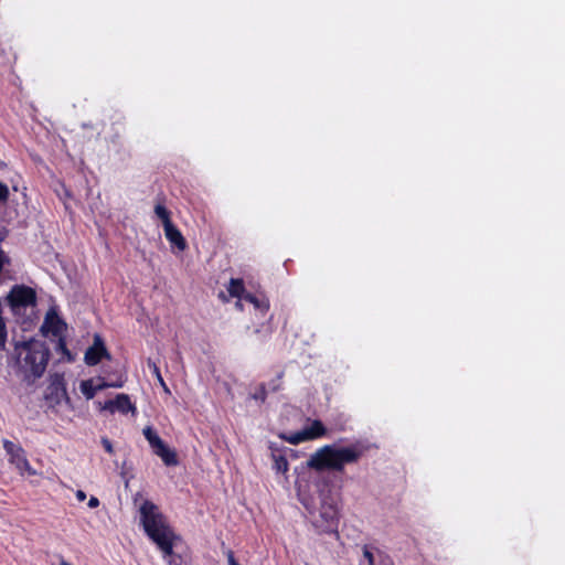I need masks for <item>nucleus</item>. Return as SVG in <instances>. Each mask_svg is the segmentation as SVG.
I'll return each instance as SVG.
<instances>
[{
	"label": "nucleus",
	"instance_id": "393cba45",
	"mask_svg": "<svg viewBox=\"0 0 565 565\" xmlns=\"http://www.w3.org/2000/svg\"><path fill=\"white\" fill-rule=\"evenodd\" d=\"M6 338H7L6 324H4L2 317L0 316V344H4Z\"/></svg>",
	"mask_w": 565,
	"mask_h": 565
},
{
	"label": "nucleus",
	"instance_id": "20e7f679",
	"mask_svg": "<svg viewBox=\"0 0 565 565\" xmlns=\"http://www.w3.org/2000/svg\"><path fill=\"white\" fill-rule=\"evenodd\" d=\"M312 525L319 533H337L339 525V508L337 499L324 491L320 492V507L310 512Z\"/></svg>",
	"mask_w": 565,
	"mask_h": 565
},
{
	"label": "nucleus",
	"instance_id": "473e14b6",
	"mask_svg": "<svg viewBox=\"0 0 565 565\" xmlns=\"http://www.w3.org/2000/svg\"><path fill=\"white\" fill-rule=\"evenodd\" d=\"M2 241V237H0V242Z\"/></svg>",
	"mask_w": 565,
	"mask_h": 565
},
{
	"label": "nucleus",
	"instance_id": "aec40b11",
	"mask_svg": "<svg viewBox=\"0 0 565 565\" xmlns=\"http://www.w3.org/2000/svg\"><path fill=\"white\" fill-rule=\"evenodd\" d=\"M267 396V390L265 384H260L257 388H255V392L250 394V397L257 402H265Z\"/></svg>",
	"mask_w": 565,
	"mask_h": 565
},
{
	"label": "nucleus",
	"instance_id": "2f4dec72",
	"mask_svg": "<svg viewBox=\"0 0 565 565\" xmlns=\"http://www.w3.org/2000/svg\"><path fill=\"white\" fill-rule=\"evenodd\" d=\"M162 387H163V390H164L166 392H169V388H168V386H167L166 384H164V386H162Z\"/></svg>",
	"mask_w": 565,
	"mask_h": 565
},
{
	"label": "nucleus",
	"instance_id": "ddd939ff",
	"mask_svg": "<svg viewBox=\"0 0 565 565\" xmlns=\"http://www.w3.org/2000/svg\"><path fill=\"white\" fill-rule=\"evenodd\" d=\"M164 236L169 241V243L177 247L179 250H184L186 248V242L183 237L182 233L174 226V224H168L163 227Z\"/></svg>",
	"mask_w": 565,
	"mask_h": 565
},
{
	"label": "nucleus",
	"instance_id": "39448f33",
	"mask_svg": "<svg viewBox=\"0 0 565 565\" xmlns=\"http://www.w3.org/2000/svg\"><path fill=\"white\" fill-rule=\"evenodd\" d=\"M248 300L249 305L253 306L256 316V321L253 322L255 326L254 332L256 334L262 333L264 337L271 334L273 327L270 321L273 319V315L269 312L270 302L267 295L263 290L256 289L253 292L249 291Z\"/></svg>",
	"mask_w": 565,
	"mask_h": 565
},
{
	"label": "nucleus",
	"instance_id": "b1692460",
	"mask_svg": "<svg viewBox=\"0 0 565 565\" xmlns=\"http://www.w3.org/2000/svg\"><path fill=\"white\" fill-rule=\"evenodd\" d=\"M9 196V188L7 184L0 182V202H4Z\"/></svg>",
	"mask_w": 565,
	"mask_h": 565
},
{
	"label": "nucleus",
	"instance_id": "6e6552de",
	"mask_svg": "<svg viewBox=\"0 0 565 565\" xmlns=\"http://www.w3.org/2000/svg\"><path fill=\"white\" fill-rule=\"evenodd\" d=\"M8 299L13 308L33 306L36 300L33 289L25 286H15L12 288Z\"/></svg>",
	"mask_w": 565,
	"mask_h": 565
},
{
	"label": "nucleus",
	"instance_id": "6ab92c4d",
	"mask_svg": "<svg viewBox=\"0 0 565 565\" xmlns=\"http://www.w3.org/2000/svg\"><path fill=\"white\" fill-rule=\"evenodd\" d=\"M377 551L380 550L372 545L363 546V556L367 561L369 565H375V561H377Z\"/></svg>",
	"mask_w": 565,
	"mask_h": 565
},
{
	"label": "nucleus",
	"instance_id": "f3484780",
	"mask_svg": "<svg viewBox=\"0 0 565 565\" xmlns=\"http://www.w3.org/2000/svg\"><path fill=\"white\" fill-rule=\"evenodd\" d=\"M280 437L291 445H298L302 441H307L303 429L300 431H296V433L282 434Z\"/></svg>",
	"mask_w": 565,
	"mask_h": 565
},
{
	"label": "nucleus",
	"instance_id": "9d476101",
	"mask_svg": "<svg viewBox=\"0 0 565 565\" xmlns=\"http://www.w3.org/2000/svg\"><path fill=\"white\" fill-rule=\"evenodd\" d=\"M102 358H109V354L100 335L95 334L94 343L86 350L84 360L87 365H96Z\"/></svg>",
	"mask_w": 565,
	"mask_h": 565
},
{
	"label": "nucleus",
	"instance_id": "9b49d317",
	"mask_svg": "<svg viewBox=\"0 0 565 565\" xmlns=\"http://www.w3.org/2000/svg\"><path fill=\"white\" fill-rule=\"evenodd\" d=\"M66 324L58 318V316L54 311H50L46 313L44 322L41 327V331L43 334L47 335L51 333L54 337H62Z\"/></svg>",
	"mask_w": 565,
	"mask_h": 565
},
{
	"label": "nucleus",
	"instance_id": "a878e982",
	"mask_svg": "<svg viewBox=\"0 0 565 565\" xmlns=\"http://www.w3.org/2000/svg\"><path fill=\"white\" fill-rule=\"evenodd\" d=\"M102 445L104 446L105 450L108 452V454H113L114 452V447H113V444L110 443V440L108 438H102Z\"/></svg>",
	"mask_w": 565,
	"mask_h": 565
},
{
	"label": "nucleus",
	"instance_id": "dca6fc26",
	"mask_svg": "<svg viewBox=\"0 0 565 565\" xmlns=\"http://www.w3.org/2000/svg\"><path fill=\"white\" fill-rule=\"evenodd\" d=\"M81 392L87 399H92L96 393L97 388L95 386L94 380H86L81 383Z\"/></svg>",
	"mask_w": 565,
	"mask_h": 565
},
{
	"label": "nucleus",
	"instance_id": "7ed1b4c3",
	"mask_svg": "<svg viewBox=\"0 0 565 565\" xmlns=\"http://www.w3.org/2000/svg\"><path fill=\"white\" fill-rule=\"evenodd\" d=\"M15 351L19 367L25 379L35 380L43 375L50 359V349L45 342L30 339L17 344Z\"/></svg>",
	"mask_w": 565,
	"mask_h": 565
},
{
	"label": "nucleus",
	"instance_id": "2eb2a0df",
	"mask_svg": "<svg viewBox=\"0 0 565 565\" xmlns=\"http://www.w3.org/2000/svg\"><path fill=\"white\" fill-rule=\"evenodd\" d=\"M307 440H315L327 434V428L321 420L315 419L311 425L303 429Z\"/></svg>",
	"mask_w": 565,
	"mask_h": 565
},
{
	"label": "nucleus",
	"instance_id": "c756f323",
	"mask_svg": "<svg viewBox=\"0 0 565 565\" xmlns=\"http://www.w3.org/2000/svg\"><path fill=\"white\" fill-rule=\"evenodd\" d=\"M278 390H279V384L273 383V384L270 385V391L276 392V391H278Z\"/></svg>",
	"mask_w": 565,
	"mask_h": 565
},
{
	"label": "nucleus",
	"instance_id": "bb28decb",
	"mask_svg": "<svg viewBox=\"0 0 565 565\" xmlns=\"http://www.w3.org/2000/svg\"><path fill=\"white\" fill-rule=\"evenodd\" d=\"M87 505L90 508V509H95L99 505V500L98 498L96 497H90L89 500H88V503Z\"/></svg>",
	"mask_w": 565,
	"mask_h": 565
},
{
	"label": "nucleus",
	"instance_id": "f8f14e48",
	"mask_svg": "<svg viewBox=\"0 0 565 565\" xmlns=\"http://www.w3.org/2000/svg\"><path fill=\"white\" fill-rule=\"evenodd\" d=\"M103 408L109 411L110 413L120 412L122 414H127L129 412H136V407L130 402V398L127 394H118L115 399L107 401Z\"/></svg>",
	"mask_w": 565,
	"mask_h": 565
},
{
	"label": "nucleus",
	"instance_id": "7c9ffc66",
	"mask_svg": "<svg viewBox=\"0 0 565 565\" xmlns=\"http://www.w3.org/2000/svg\"><path fill=\"white\" fill-rule=\"evenodd\" d=\"M60 565H72V564H70L68 562H66V561L62 559V561H61V563H60Z\"/></svg>",
	"mask_w": 565,
	"mask_h": 565
},
{
	"label": "nucleus",
	"instance_id": "a211bd4d",
	"mask_svg": "<svg viewBox=\"0 0 565 565\" xmlns=\"http://www.w3.org/2000/svg\"><path fill=\"white\" fill-rule=\"evenodd\" d=\"M154 213L162 221L163 227H166L168 224H172L170 218V212L166 209L164 205L157 204L154 206Z\"/></svg>",
	"mask_w": 565,
	"mask_h": 565
},
{
	"label": "nucleus",
	"instance_id": "4be33fe9",
	"mask_svg": "<svg viewBox=\"0 0 565 565\" xmlns=\"http://www.w3.org/2000/svg\"><path fill=\"white\" fill-rule=\"evenodd\" d=\"M95 386H96L97 392H98V391H102V390L107 388V387H121L122 383L121 382H119V383H107L104 380L98 379L97 382H95Z\"/></svg>",
	"mask_w": 565,
	"mask_h": 565
},
{
	"label": "nucleus",
	"instance_id": "0eeeda50",
	"mask_svg": "<svg viewBox=\"0 0 565 565\" xmlns=\"http://www.w3.org/2000/svg\"><path fill=\"white\" fill-rule=\"evenodd\" d=\"M3 447L10 457V462L13 463L21 473L26 472L29 476L35 475V470L30 466L24 450L19 445L4 439Z\"/></svg>",
	"mask_w": 565,
	"mask_h": 565
},
{
	"label": "nucleus",
	"instance_id": "f257e3e1",
	"mask_svg": "<svg viewBox=\"0 0 565 565\" xmlns=\"http://www.w3.org/2000/svg\"><path fill=\"white\" fill-rule=\"evenodd\" d=\"M140 523L149 539L161 551L169 565H180L173 546L180 537L173 532L158 505L146 500L139 508Z\"/></svg>",
	"mask_w": 565,
	"mask_h": 565
},
{
	"label": "nucleus",
	"instance_id": "423d86ee",
	"mask_svg": "<svg viewBox=\"0 0 565 565\" xmlns=\"http://www.w3.org/2000/svg\"><path fill=\"white\" fill-rule=\"evenodd\" d=\"M145 438L148 440L152 451L159 456L164 465L175 466L178 463L177 455L171 450L151 426H146L142 430Z\"/></svg>",
	"mask_w": 565,
	"mask_h": 565
},
{
	"label": "nucleus",
	"instance_id": "4468645a",
	"mask_svg": "<svg viewBox=\"0 0 565 565\" xmlns=\"http://www.w3.org/2000/svg\"><path fill=\"white\" fill-rule=\"evenodd\" d=\"M273 468L277 473H286L289 469L288 460L280 449L271 448Z\"/></svg>",
	"mask_w": 565,
	"mask_h": 565
},
{
	"label": "nucleus",
	"instance_id": "5701e85b",
	"mask_svg": "<svg viewBox=\"0 0 565 565\" xmlns=\"http://www.w3.org/2000/svg\"><path fill=\"white\" fill-rule=\"evenodd\" d=\"M56 350L61 351L64 355H66L68 358V360H72L71 353H70L68 349L66 348V343H65V340L63 339V337H58Z\"/></svg>",
	"mask_w": 565,
	"mask_h": 565
},
{
	"label": "nucleus",
	"instance_id": "cd10ccee",
	"mask_svg": "<svg viewBox=\"0 0 565 565\" xmlns=\"http://www.w3.org/2000/svg\"><path fill=\"white\" fill-rule=\"evenodd\" d=\"M227 562H228V565H239L238 562L235 559L232 551H228V553H227Z\"/></svg>",
	"mask_w": 565,
	"mask_h": 565
},
{
	"label": "nucleus",
	"instance_id": "412c9836",
	"mask_svg": "<svg viewBox=\"0 0 565 565\" xmlns=\"http://www.w3.org/2000/svg\"><path fill=\"white\" fill-rule=\"evenodd\" d=\"M148 366L149 369L152 371V373L156 375L158 382L160 383L161 386H164V381H163V377L160 373V370L158 367V365L152 362L151 360H148Z\"/></svg>",
	"mask_w": 565,
	"mask_h": 565
},
{
	"label": "nucleus",
	"instance_id": "1a4fd4ad",
	"mask_svg": "<svg viewBox=\"0 0 565 565\" xmlns=\"http://www.w3.org/2000/svg\"><path fill=\"white\" fill-rule=\"evenodd\" d=\"M227 295L224 291L220 292V298H222L224 301H228L231 298H235V307L239 310H244V303L243 300L247 299V296L243 297V294L245 291L244 289V280L243 279H231L230 284L227 286Z\"/></svg>",
	"mask_w": 565,
	"mask_h": 565
},
{
	"label": "nucleus",
	"instance_id": "f03ea898",
	"mask_svg": "<svg viewBox=\"0 0 565 565\" xmlns=\"http://www.w3.org/2000/svg\"><path fill=\"white\" fill-rule=\"evenodd\" d=\"M365 452V447L355 443L345 447L324 445L315 451L307 465L316 471L343 472L347 465L358 463Z\"/></svg>",
	"mask_w": 565,
	"mask_h": 565
},
{
	"label": "nucleus",
	"instance_id": "c85d7f7f",
	"mask_svg": "<svg viewBox=\"0 0 565 565\" xmlns=\"http://www.w3.org/2000/svg\"><path fill=\"white\" fill-rule=\"evenodd\" d=\"M76 499L82 502L86 499V493L83 490L76 491Z\"/></svg>",
	"mask_w": 565,
	"mask_h": 565
}]
</instances>
